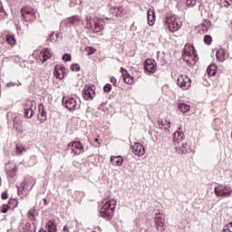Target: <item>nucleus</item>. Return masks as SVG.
<instances>
[{
    "label": "nucleus",
    "instance_id": "f257e3e1",
    "mask_svg": "<svg viewBox=\"0 0 232 232\" xmlns=\"http://www.w3.org/2000/svg\"><path fill=\"white\" fill-rule=\"evenodd\" d=\"M117 208V199L112 198L107 200L102 208H101V217L102 218H106L107 220H111L113 217V213H115V209Z\"/></svg>",
    "mask_w": 232,
    "mask_h": 232
},
{
    "label": "nucleus",
    "instance_id": "f03ea898",
    "mask_svg": "<svg viewBox=\"0 0 232 232\" xmlns=\"http://www.w3.org/2000/svg\"><path fill=\"white\" fill-rule=\"evenodd\" d=\"M63 105L69 110V111H73L81 108V101L75 97L64 96L62 100Z\"/></svg>",
    "mask_w": 232,
    "mask_h": 232
},
{
    "label": "nucleus",
    "instance_id": "7ed1b4c3",
    "mask_svg": "<svg viewBox=\"0 0 232 232\" xmlns=\"http://www.w3.org/2000/svg\"><path fill=\"white\" fill-rule=\"evenodd\" d=\"M93 22V17L87 15L85 17V28L87 30H90V32H92L93 34H99L104 27L102 25V22L101 20H98L97 22H94V24H92Z\"/></svg>",
    "mask_w": 232,
    "mask_h": 232
},
{
    "label": "nucleus",
    "instance_id": "20e7f679",
    "mask_svg": "<svg viewBox=\"0 0 232 232\" xmlns=\"http://www.w3.org/2000/svg\"><path fill=\"white\" fill-rule=\"evenodd\" d=\"M216 197H223V198H229L232 195V188L227 185H218L214 188Z\"/></svg>",
    "mask_w": 232,
    "mask_h": 232
},
{
    "label": "nucleus",
    "instance_id": "39448f33",
    "mask_svg": "<svg viewBox=\"0 0 232 232\" xmlns=\"http://www.w3.org/2000/svg\"><path fill=\"white\" fill-rule=\"evenodd\" d=\"M21 14L24 21H35L37 17V11L30 6L22 8Z\"/></svg>",
    "mask_w": 232,
    "mask_h": 232
},
{
    "label": "nucleus",
    "instance_id": "423d86ee",
    "mask_svg": "<svg viewBox=\"0 0 232 232\" xmlns=\"http://www.w3.org/2000/svg\"><path fill=\"white\" fill-rule=\"evenodd\" d=\"M165 24H167L169 30L170 32H178L179 28H180V24L177 22V16L172 15L166 18Z\"/></svg>",
    "mask_w": 232,
    "mask_h": 232
},
{
    "label": "nucleus",
    "instance_id": "0eeeda50",
    "mask_svg": "<svg viewBox=\"0 0 232 232\" xmlns=\"http://www.w3.org/2000/svg\"><path fill=\"white\" fill-rule=\"evenodd\" d=\"M68 148L74 155H81L84 152V145L81 141H72L69 143Z\"/></svg>",
    "mask_w": 232,
    "mask_h": 232
},
{
    "label": "nucleus",
    "instance_id": "6e6552de",
    "mask_svg": "<svg viewBox=\"0 0 232 232\" xmlns=\"http://www.w3.org/2000/svg\"><path fill=\"white\" fill-rule=\"evenodd\" d=\"M35 185V179L32 177L25 178L23 183L20 185V188H18V191H30L32 188Z\"/></svg>",
    "mask_w": 232,
    "mask_h": 232
},
{
    "label": "nucleus",
    "instance_id": "1a4fd4ad",
    "mask_svg": "<svg viewBox=\"0 0 232 232\" xmlns=\"http://www.w3.org/2000/svg\"><path fill=\"white\" fill-rule=\"evenodd\" d=\"M37 108L34 101H27L26 108L24 110V115L27 119H32L34 117V110Z\"/></svg>",
    "mask_w": 232,
    "mask_h": 232
},
{
    "label": "nucleus",
    "instance_id": "9d476101",
    "mask_svg": "<svg viewBox=\"0 0 232 232\" xmlns=\"http://www.w3.org/2000/svg\"><path fill=\"white\" fill-rule=\"evenodd\" d=\"M178 85L179 88L188 90V88L191 86V79L186 75H179L178 77Z\"/></svg>",
    "mask_w": 232,
    "mask_h": 232
},
{
    "label": "nucleus",
    "instance_id": "9b49d317",
    "mask_svg": "<svg viewBox=\"0 0 232 232\" xmlns=\"http://www.w3.org/2000/svg\"><path fill=\"white\" fill-rule=\"evenodd\" d=\"M82 93L85 101H92L93 97H95V91H93V88H92V86L86 85L83 88Z\"/></svg>",
    "mask_w": 232,
    "mask_h": 232
},
{
    "label": "nucleus",
    "instance_id": "f8f14e48",
    "mask_svg": "<svg viewBox=\"0 0 232 232\" xmlns=\"http://www.w3.org/2000/svg\"><path fill=\"white\" fill-rule=\"evenodd\" d=\"M131 151L134 155H137L138 157H142L144 153H146V149L141 143H135L131 146Z\"/></svg>",
    "mask_w": 232,
    "mask_h": 232
},
{
    "label": "nucleus",
    "instance_id": "ddd939ff",
    "mask_svg": "<svg viewBox=\"0 0 232 232\" xmlns=\"http://www.w3.org/2000/svg\"><path fill=\"white\" fill-rule=\"evenodd\" d=\"M144 68L145 72L155 73L157 72V63H155V60L148 59L145 61Z\"/></svg>",
    "mask_w": 232,
    "mask_h": 232
},
{
    "label": "nucleus",
    "instance_id": "4468645a",
    "mask_svg": "<svg viewBox=\"0 0 232 232\" xmlns=\"http://www.w3.org/2000/svg\"><path fill=\"white\" fill-rule=\"evenodd\" d=\"M82 23V20L79 15H73L65 19V24H72L73 26H79Z\"/></svg>",
    "mask_w": 232,
    "mask_h": 232
},
{
    "label": "nucleus",
    "instance_id": "2eb2a0df",
    "mask_svg": "<svg viewBox=\"0 0 232 232\" xmlns=\"http://www.w3.org/2000/svg\"><path fill=\"white\" fill-rule=\"evenodd\" d=\"M184 140V132H182V127H179L178 130L174 132L175 145L180 144Z\"/></svg>",
    "mask_w": 232,
    "mask_h": 232
},
{
    "label": "nucleus",
    "instance_id": "dca6fc26",
    "mask_svg": "<svg viewBox=\"0 0 232 232\" xmlns=\"http://www.w3.org/2000/svg\"><path fill=\"white\" fill-rule=\"evenodd\" d=\"M52 58V53H50L49 48H44L39 54V59L42 63H46L48 59Z\"/></svg>",
    "mask_w": 232,
    "mask_h": 232
},
{
    "label": "nucleus",
    "instance_id": "f3484780",
    "mask_svg": "<svg viewBox=\"0 0 232 232\" xmlns=\"http://www.w3.org/2000/svg\"><path fill=\"white\" fill-rule=\"evenodd\" d=\"M21 232H35V225L32 223H22L20 226Z\"/></svg>",
    "mask_w": 232,
    "mask_h": 232
},
{
    "label": "nucleus",
    "instance_id": "a211bd4d",
    "mask_svg": "<svg viewBox=\"0 0 232 232\" xmlns=\"http://www.w3.org/2000/svg\"><path fill=\"white\" fill-rule=\"evenodd\" d=\"M175 150L179 155H186L188 151V143H181L179 145L176 144Z\"/></svg>",
    "mask_w": 232,
    "mask_h": 232
},
{
    "label": "nucleus",
    "instance_id": "6ab92c4d",
    "mask_svg": "<svg viewBox=\"0 0 232 232\" xmlns=\"http://www.w3.org/2000/svg\"><path fill=\"white\" fill-rule=\"evenodd\" d=\"M59 71H62L63 73H64V72H66V67H64V65H56L54 67V77H56V79H64V76L63 75L61 77V72Z\"/></svg>",
    "mask_w": 232,
    "mask_h": 232
},
{
    "label": "nucleus",
    "instance_id": "aec40b11",
    "mask_svg": "<svg viewBox=\"0 0 232 232\" xmlns=\"http://www.w3.org/2000/svg\"><path fill=\"white\" fill-rule=\"evenodd\" d=\"M147 19L150 26H153V24H155L156 16L154 9H149Z\"/></svg>",
    "mask_w": 232,
    "mask_h": 232
},
{
    "label": "nucleus",
    "instance_id": "412c9836",
    "mask_svg": "<svg viewBox=\"0 0 232 232\" xmlns=\"http://www.w3.org/2000/svg\"><path fill=\"white\" fill-rule=\"evenodd\" d=\"M111 162L112 166H122L124 159L121 156H111Z\"/></svg>",
    "mask_w": 232,
    "mask_h": 232
},
{
    "label": "nucleus",
    "instance_id": "4be33fe9",
    "mask_svg": "<svg viewBox=\"0 0 232 232\" xmlns=\"http://www.w3.org/2000/svg\"><path fill=\"white\" fill-rule=\"evenodd\" d=\"M188 48H193L192 44H187L182 51V57L184 61H187V63H189V60H188L187 57H189L191 55V53L188 51Z\"/></svg>",
    "mask_w": 232,
    "mask_h": 232
},
{
    "label": "nucleus",
    "instance_id": "5701e85b",
    "mask_svg": "<svg viewBox=\"0 0 232 232\" xmlns=\"http://www.w3.org/2000/svg\"><path fill=\"white\" fill-rule=\"evenodd\" d=\"M158 124L161 130H169L171 126V122L168 121V120H160L158 121Z\"/></svg>",
    "mask_w": 232,
    "mask_h": 232
},
{
    "label": "nucleus",
    "instance_id": "b1692460",
    "mask_svg": "<svg viewBox=\"0 0 232 232\" xmlns=\"http://www.w3.org/2000/svg\"><path fill=\"white\" fill-rule=\"evenodd\" d=\"M39 110V115L42 117L40 119L41 122H44V121H46V111H44V105L40 104L38 107Z\"/></svg>",
    "mask_w": 232,
    "mask_h": 232
},
{
    "label": "nucleus",
    "instance_id": "393cba45",
    "mask_svg": "<svg viewBox=\"0 0 232 232\" xmlns=\"http://www.w3.org/2000/svg\"><path fill=\"white\" fill-rule=\"evenodd\" d=\"M47 227L49 232H57V225L55 224V219H51L47 223Z\"/></svg>",
    "mask_w": 232,
    "mask_h": 232
},
{
    "label": "nucleus",
    "instance_id": "a878e982",
    "mask_svg": "<svg viewBox=\"0 0 232 232\" xmlns=\"http://www.w3.org/2000/svg\"><path fill=\"white\" fill-rule=\"evenodd\" d=\"M207 73L209 77L217 75V66L215 64H210L207 69Z\"/></svg>",
    "mask_w": 232,
    "mask_h": 232
},
{
    "label": "nucleus",
    "instance_id": "bb28decb",
    "mask_svg": "<svg viewBox=\"0 0 232 232\" xmlns=\"http://www.w3.org/2000/svg\"><path fill=\"white\" fill-rule=\"evenodd\" d=\"M179 110L181 111V113H188L191 110V106L186 104V103H179Z\"/></svg>",
    "mask_w": 232,
    "mask_h": 232
},
{
    "label": "nucleus",
    "instance_id": "cd10ccee",
    "mask_svg": "<svg viewBox=\"0 0 232 232\" xmlns=\"http://www.w3.org/2000/svg\"><path fill=\"white\" fill-rule=\"evenodd\" d=\"M15 150H16V155H23V153L26 151V148L23 144H16Z\"/></svg>",
    "mask_w": 232,
    "mask_h": 232
},
{
    "label": "nucleus",
    "instance_id": "c85d7f7f",
    "mask_svg": "<svg viewBox=\"0 0 232 232\" xmlns=\"http://www.w3.org/2000/svg\"><path fill=\"white\" fill-rule=\"evenodd\" d=\"M155 224L159 231H164V229H166V227H164V221H159L156 219Z\"/></svg>",
    "mask_w": 232,
    "mask_h": 232
},
{
    "label": "nucleus",
    "instance_id": "c756f323",
    "mask_svg": "<svg viewBox=\"0 0 232 232\" xmlns=\"http://www.w3.org/2000/svg\"><path fill=\"white\" fill-rule=\"evenodd\" d=\"M157 220H159V222H164V214L160 212L156 213L154 218V222H157Z\"/></svg>",
    "mask_w": 232,
    "mask_h": 232
},
{
    "label": "nucleus",
    "instance_id": "7c9ffc66",
    "mask_svg": "<svg viewBox=\"0 0 232 232\" xmlns=\"http://www.w3.org/2000/svg\"><path fill=\"white\" fill-rule=\"evenodd\" d=\"M123 81L126 84H133V77L130 74H127V76L123 78Z\"/></svg>",
    "mask_w": 232,
    "mask_h": 232
},
{
    "label": "nucleus",
    "instance_id": "2f4dec72",
    "mask_svg": "<svg viewBox=\"0 0 232 232\" xmlns=\"http://www.w3.org/2000/svg\"><path fill=\"white\" fill-rule=\"evenodd\" d=\"M6 41L8 42L9 44H15V37H14V35L7 34Z\"/></svg>",
    "mask_w": 232,
    "mask_h": 232
},
{
    "label": "nucleus",
    "instance_id": "473e14b6",
    "mask_svg": "<svg viewBox=\"0 0 232 232\" xmlns=\"http://www.w3.org/2000/svg\"><path fill=\"white\" fill-rule=\"evenodd\" d=\"M204 43L205 44H208V45L211 44V43H213V38L211 37V35L209 34L205 35Z\"/></svg>",
    "mask_w": 232,
    "mask_h": 232
},
{
    "label": "nucleus",
    "instance_id": "72a5a7b5",
    "mask_svg": "<svg viewBox=\"0 0 232 232\" xmlns=\"http://www.w3.org/2000/svg\"><path fill=\"white\" fill-rule=\"evenodd\" d=\"M8 177H11V179H14L15 175H17V169L14 167L11 170L7 172Z\"/></svg>",
    "mask_w": 232,
    "mask_h": 232
},
{
    "label": "nucleus",
    "instance_id": "f704fd0d",
    "mask_svg": "<svg viewBox=\"0 0 232 232\" xmlns=\"http://www.w3.org/2000/svg\"><path fill=\"white\" fill-rule=\"evenodd\" d=\"M81 0H71L70 6L71 8H73V6H80Z\"/></svg>",
    "mask_w": 232,
    "mask_h": 232
},
{
    "label": "nucleus",
    "instance_id": "c9c22d12",
    "mask_svg": "<svg viewBox=\"0 0 232 232\" xmlns=\"http://www.w3.org/2000/svg\"><path fill=\"white\" fill-rule=\"evenodd\" d=\"M11 206L7 204H4L1 206V213H8V209H10Z\"/></svg>",
    "mask_w": 232,
    "mask_h": 232
},
{
    "label": "nucleus",
    "instance_id": "e433bc0d",
    "mask_svg": "<svg viewBox=\"0 0 232 232\" xmlns=\"http://www.w3.org/2000/svg\"><path fill=\"white\" fill-rule=\"evenodd\" d=\"M72 72H79L81 70V65L79 63H73L71 65Z\"/></svg>",
    "mask_w": 232,
    "mask_h": 232
},
{
    "label": "nucleus",
    "instance_id": "4c0bfd02",
    "mask_svg": "<svg viewBox=\"0 0 232 232\" xmlns=\"http://www.w3.org/2000/svg\"><path fill=\"white\" fill-rule=\"evenodd\" d=\"M223 232H232V222L224 227Z\"/></svg>",
    "mask_w": 232,
    "mask_h": 232
},
{
    "label": "nucleus",
    "instance_id": "58836bf2",
    "mask_svg": "<svg viewBox=\"0 0 232 232\" xmlns=\"http://www.w3.org/2000/svg\"><path fill=\"white\" fill-rule=\"evenodd\" d=\"M186 4H187V6L193 8V6L197 5V0H187Z\"/></svg>",
    "mask_w": 232,
    "mask_h": 232
},
{
    "label": "nucleus",
    "instance_id": "ea45409f",
    "mask_svg": "<svg viewBox=\"0 0 232 232\" xmlns=\"http://www.w3.org/2000/svg\"><path fill=\"white\" fill-rule=\"evenodd\" d=\"M103 92H105V93H110V92H111V84H105V86L103 87Z\"/></svg>",
    "mask_w": 232,
    "mask_h": 232
},
{
    "label": "nucleus",
    "instance_id": "a19ab883",
    "mask_svg": "<svg viewBox=\"0 0 232 232\" xmlns=\"http://www.w3.org/2000/svg\"><path fill=\"white\" fill-rule=\"evenodd\" d=\"M85 50L88 55H92V53H95V49L93 47H86Z\"/></svg>",
    "mask_w": 232,
    "mask_h": 232
},
{
    "label": "nucleus",
    "instance_id": "79ce46f5",
    "mask_svg": "<svg viewBox=\"0 0 232 232\" xmlns=\"http://www.w3.org/2000/svg\"><path fill=\"white\" fill-rule=\"evenodd\" d=\"M9 206H11V208H17V201L15 198L14 199H10L9 200Z\"/></svg>",
    "mask_w": 232,
    "mask_h": 232
},
{
    "label": "nucleus",
    "instance_id": "37998d69",
    "mask_svg": "<svg viewBox=\"0 0 232 232\" xmlns=\"http://www.w3.org/2000/svg\"><path fill=\"white\" fill-rule=\"evenodd\" d=\"M63 61H65V62L72 61V55L68 53L63 54Z\"/></svg>",
    "mask_w": 232,
    "mask_h": 232
},
{
    "label": "nucleus",
    "instance_id": "c03bdc74",
    "mask_svg": "<svg viewBox=\"0 0 232 232\" xmlns=\"http://www.w3.org/2000/svg\"><path fill=\"white\" fill-rule=\"evenodd\" d=\"M220 1H222V4H223V5H224V3H225L224 6H226L227 8V6L230 5L229 3H232V0H220Z\"/></svg>",
    "mask_w": 232,
    "mask_h": 232
},
{
    "label": "nucleus",
    "instance_id": "a18cd8bd",
    "mask_svg": "<svg viewBox=\"0 0 232 232\" xmlns=\"http://www.w3.org/2000/svg\"><path fill=\"white\" fill-rule=\"evenodd\" d=\"M221 53H224L221 51H218L216 53V57L217 59H218V61H223L222 57H220Z\"/></svg>",
    "mask_w": 232,
    "mask_h": 232
},
{
    "label": "nucleus",
    "instance_id": "49530a36",
    "mask_svg": "<svg viewBox=\"0 0 232 232\" xmlns=\"http://www.w3.org/2000/svg\"><path fill=\"white\" fill-rule=\"evenodd\" d=\"M28 217L29 218H34V220H35V218L34 216V209L29 210Z\"/></svg>",
    "mask_w": 232,
    "mask_h": 232
},
{
    "label": "nucleus",
    "instance_id": "de8ad7c7",
    "mask_svg": "<svg viewBox=\"0 0 232 232\" xmlns=\"http://www.w3.org/2000/svg\"><path fill=\"white\" fill-rule=\"evenodd\" d=\"M111 14H116V15H119V7H114L111 10Z\"/></svg>",
    "mask_w": 232,
    "mask_h": 232
},
{
    "label": "nucleus",
    "instance_id": "09e8293b",
    "mask_svg": "<svg viewBox=\"0 0 232 232\" xmlns=\"http://www.w3.org/2000/svg\"><path fill=\"white\" fill-rule=\"evenodd\" d=\"M2 198L3 200H6L8 198V193L6 191L2 193Z\"/></svg>",
    "mask_w": 232,
    "mask_h": 232
},
{
    "label": "nucleus",
    "instance_id": "8fccbe9b",
    "mask_svg": "<svg viewBox=\"0 0 232 232\" xmlns=\"http://www.w3.org/2000/svg\"><path fill=\"white\" fill-rule=\"evenodd\" d=\"M111 82H112V84L115 86V84H117V79L115 77H111L110 79Z\"/></svg>",
    "mask_w": 232,
    "mask_h": 232
},
{
    "label": "nucleus",
    "instance_id": "3c124183",
    "mask_svg": "<svg viewBox=\"0 0 232 232\" xmlns=\"http://www.w3.org/2000/svg\"><path fill=\"white\" fill-rule=\"evenodd\" d=\"M188 52H189L190 53L191 52L192 53H195V47L193 45H192V48L188 47Z\"/></svg>",
    "mask_w": 232,
    "mask_h": 232
},
{
    "label": "nucleus",
    "instance_id": "603ef678",
    "mask_svg": "<svg viewBox=\"0 0 232 232\" xmlns=\"http://www.w3.org/2000/svg\"><path fill=\"white\" fill-rule=\"evenodd\" d=\"M0 14H5V8L3 6L0 7Z\"/></svg>",
    "mask_w": 232,
    "mask_h": 232
},
{
    "label": "nucleus",
    "instance_id": "864d4df0",
    "mask_svg": "<svg viewBox=\"0 0 232 232\" xmlns=\"http://www.w3.org/2000/svg\"><path fill=\"white\" fill-rule=\"evenodd\" d=\"M7 86H15V83L11 82V83H8Z\"/></svg>",
    "mask_w": 232,
    "mask_h": 232
},
{
    "label": "nucleus",
    "instance_id": "5fc2aeb1",
    "mask_svg": "<svg viewBox=\"0 0 232 232\" xmlns=\"http://www.w3.org/2000/svg\"><path fill=\"white\" fill-rule=\"evenodd\" d=\"M63 231H68V227H66V226L63 227Z\"/></svg>",
    "mask_w": 232,
    "mask_h": 232
},
{
    "label": "nucleus",
    "instance_id": "6e6d98bb",
    "mask_svg": "<svg viewBox=\"0 0 232 232\" xmlns=\"http://www.w3.org/2000/svg\"><path fill=\"white\" fill-rule=\"evenodd\" d=\"M202 30H206V25L205 24L202 25Z\"/></svg>",
    "mask_w": 232,
    "mask_h": 232
},
{
    "label": "nucleus",
    "instance_id": "4d7b16f0",
    "mask_svg": "<svg viewBox=\"0 0 232 232\" xmlns=\"http://www.w3.org/2000/svg\"><path fill=\"white\" fill-rule=\"evenodd\" d=\"M121 70H123L125 72V73H128V71L124 70V68H121Z\"/></svg>",
    "mask_w": 232,
    "mask_h": 232
},
{
    "label": "nucleus",
    "instance_id": "13d9d810",
    "mask_svg": "<svg viewBox=\"0 0 232 232\" xmlns=\"http://www.w3.org/2000/svg\"><path fill=\"white\" fill-rule=\"evenodd\" d=\"M95 142H99V139L96 138V139H95Z\"/></svg>",
    "mask_w": 232,
    "mask_h": 232
},
{
    "label": "nucleus",
    "instance_id": "bf43d9fd",
    "mask_svg": "<svg viewBox=\"0 0 232 232\" xmlns=\"http://www.w3.org/2000/svg\"><path fill=\"white\" fill-rule=\"evenodd\" d=\"M44 204H46V198L44 199Z\"/></svg>",
    "mask_w": 232,
    "mask_h": 232
},
{
    "label": "nucleus",
    "instance_id": "052dcab7",
    "mask_svg": "<svg viewBox=\"0 0 232 232\" xmlns=\"http://www.w3.org/2000/svg\"><path fill=\"white\" fill-rule=\"evenodd\" d=\"M145 232H148V230H145Z\"/></svg>",
    "mask_w": 232,
    "mask_h": 232
}]
</instances>
